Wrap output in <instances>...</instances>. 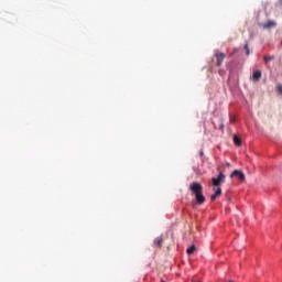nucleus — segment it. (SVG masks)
Masks as SVG:
<instances>
[{
	"label": "nucleus",
	"instance_id": "f257e3e1",
	"mask_svg": "<svg viewBox=\"0 0 282 282\" xmlns=\"http://www.w3.org/2000/svg\"><path fill=\"white\" fill-rule=\"evenodd\" d=\"M189 191L195 195L196 204L202 206L206 202V197L203 194L202 184L194 182L189 186Z\"/></svg>",
	"mask_w": 282,
	"mask_h": 282
},
{
	"label": "nucleus",
	"instance_id": "39448f33",
	"mask_svg": "<svg viewBox=\"0 0 282 282\" xmlns=\"http://www.w3.org/2000/svg\"><path fill=\"white\" fill-rule=\"evenodd\" d=\"M230 177H238L240 180V182H243L246 180V175L241 173V171L239 170H235Z\"/></svg>",
	"mask_w": 282,
	"mask_h": 282
},
{
	"label": "nucleus",
	"instance_id": "0eeeda50",
	"mask_svg": "<svg viewBox=\"0 0 282 282\" xmlns=\"http://www.w3.org/2000/svg\"><path fill=\"white\" fill-rule=\"evenodd\" d=\"M163 241H164V240L162 239V237L155 238V239H154V246H155V248H162Z\"/></svg>",
	"mask_w": 282,
	"mask_h": 282
},
{
	"label": "nucleus",
	"instance_id": "ddd939ff",
	"mask_svg": "<svg viewBox=\"0 0 282 282\" xmlns=\"http://www.w3.org/2000/svg\"><path fill=\"white\" fill-rule=\"evenodd\" d=\"M278 91L282 95V85L278 86Z\"/></svg>",
	"mask_w": 282,
	"mask_h": 282
},
{
	"label": "nucleus",
	"instance_id": "f03ea898",
	"mask_svg": "<svg viewBox=\"0 0 282 282\" xmlns=\"http://www.w3.org/2000/svg\"><path fill=\"white\" fill-rule=\"evenodd\" d=\"M224 180H226V175H224V173L220 172L217 177L212 178V183L214 186H220Z\"/></svg>",
	"mask_w": 282,
	"mask_h": 282
},
{
	"label": "nucleus",
	"instance_id": "423d86ee",
	"mask_svg": "<svg viewBox=\"0 0 282 282\" xmlns=\"http://www.w3.org/2000/svg\"><path fill=\"white\" fill-rule=\"evenodd\" d=\"M264 30H271V28H276V22L269 20L263 24Z\"/></svg>",
	"mask_w": 282,
	"mask_h": 282
},
{
	"label": "nucleus",
	"instance_id": "dca6fc26",
	"mask_svg": "<svg viewBox=\"0 0 282 282\" xmlns=\"http://www.w3.org/2000/svg\"><path fill=\"white\" fill-rule=\"evenodd\" d=\"M280 4L282 6V0H280Z\"/></svg>",
	"mask_w": 282,
	"mask_h": 282
},
{
	"label": "nucleus",
	"instance_id": "4468645a",
	"mask_svg": "<svg viewBox=\"0 0 282 282\" xmlns=\"http://www.w3.org/2000/svg\"><path fill=\"white\" fill-rule=\"evenodd\" d=\"M220 131H224V122L220 121V126H219Z\"/></svg>",
	"mask_w": 282,
	"mask_h": 282
},
{
	"label": "nucleus",
	"instance_id": "1a4fd4ad",
	"mask_svg": "<svg viewBox=\"0 0 282 282\" xmlns=\"http://www.w3.org/2000/svg\"><path fill=\"white\" fill-rule=\"evenodd\" d=\"M270 61H274V55H267L264 56V63H270Z\"/></svg>",
	"mask_w": 282,
	"mask_h": 282
},
{
	"label": "nucleus",
	"instance_id": "7ed1b4c3",
	"mask_svg": "<svg viewBox=\"0 0 282 282\" xmlns=\"http://www.w3.org/2000/svg\"><path fill=\"white\" fill-rule=\"evenodd\" d=\"M250 79L253 83H259V80H261V70L259 69L253 70L252 75L250 76Z\"/></svg>",
	"mask_w": 282,
	"mask_h": 282
},
{
	"label": "nucleus",
	"instance_id": "6e6552de",
	"mask_svg": "<svg viewBox=\"0 0 282 282\" xmlns=\"http://www.w3.org/2000/svg\"><path fill=\"white\" fill-rule=\"evenodd\" d=\"M195 250H196L195 245H192L189 248L186 249V253L193 254V252H195Z\"/></svg>",
	"mask_w": 282,
	"mask_h": 282
},
{
	"label": "nucleus",
	"instance_id": "9d476101",
	"mask_svg": "<svg viewBox=\"0 0 282 282\" xmlns=\"http://www.w3.org/2000/svg\"><path fill=\"white\" fill-rule=\"evenodd\" d=\"M234 143L236 144V147H240L241 140L238 137H234Z\"/></svg>",
	"mask_w": 282,
	"mask_h": 282
},
{
	"label": "nucleus",
	"instance_id": "a211bd4d",
	"mask_svg": "<svg viewBox=\"0 0 282 282\" xmlns=\"http://www.w3.org/2000/svg\"><path fill=\"white\" fill-rule=\"evenodd\" d=\"M229 282H234L232 280H230Z\"/></svg>",
	"mask_w": 282,
	"mask_h": 282
},
{
	"label": "nucleus",
	"instance_id": "2eb2a0df",
	"mask_svg": "<svg viewBox=\"0 0 282 282\" xmlns=\"http://www.w3.org/2000/svg\"><path fill=\"white\" fill-rule=\"evenodd\" d=\"M245 50L248 51V44H245Z\"/></svg>",
	"mask_w": 282,
	"mask_h": 282
},
{
	"label": "nucleus",
	"instance_id": "f8f14e48",
	"mask_svg": "<svg viewBox=\"0 0 282 282\" xmlns=\"http://www.w3.org/2000/svg\"><path fill=\"white\" fill-rule=\"evenodd\" d=\"M210 199H212V202H215V199H217L216 194H213V195L210 196Z\"/></svg>",
	"mask_w": 282,
	"mask_h": 282
},
{
	"label": "nucleus",
	"instance_id": "20e7f679",
	"mask_svg": "<svg viewBox=\"0 0 282 282\" xmlns=\"http://www.w3.org/2000/svg\"><path fill=\"white\" fill-rule=\"evenodd\" d=\"M224 58H226L225 53H216V65H217V67H220V65L224 63Z\"/></svg>",
	"mask_w": 282,
	"mask_h": 282
},
{
	"label": "nucleus",
	"instance_id": "9b49d317",
	"mask_svg": "<svg viewBox=\"0 0 282 282\" xmlns=\"http://www.w3.org/2000/svg\"><path fill=\"white\" fill-rule=\"evenodd\" d=\"M214 191H215V195L217 197H219V195H221V187L214 188Z\"/></svg>",
	"mask_w": 282,
	"mask_h": 282
},
{
	"label": "nucleus",
	"instance_id": "f3484780",
	"mask_svg": "<svg viewBox=\"0 0 282 282\" xmlns=\"http://www.w3.org/2000/svg\"><path fill=\"white\" fill-rule=\"evenodd\" d=\"M161 282H165L164 280H161Z\"/></svg>",
	"mask_w": 282,
	"mask_h": 282
}]
</instances>
